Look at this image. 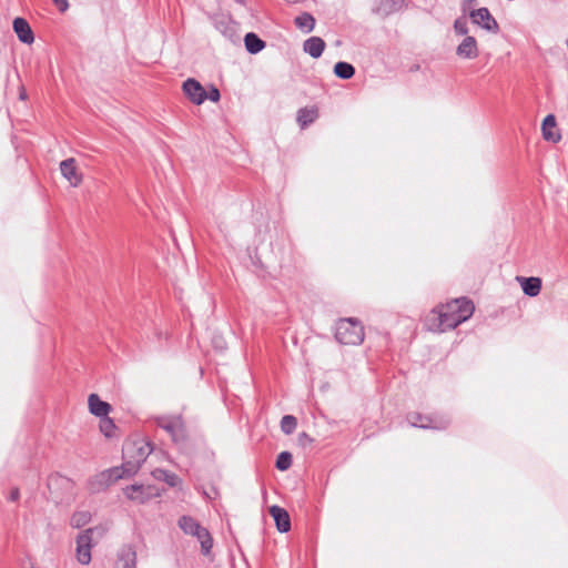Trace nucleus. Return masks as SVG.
Instances as JSON below:
<instances>
[{"instance_id":"5701e85b","label":"nucleus","mask_w":568,"mask_h":568,"mask_svg":"<svg viewBox=\"0 0 568 568\" xmlns=\"http://www.w3.org/2000/svg\"><path fill=\"white\" fill-rule=\"evenodd\" d=\"M124 495L126 498L139 501L141 504L146 501L149 498V495L144 493V487L142 485L128 486L124 489Z\"/></svg>"},{"instance_id":"7c9ffc66","label":"nucleus","mask_w":568,"mask_h":568,"mask_svg":"<svg viewBox=\"0 0 568 568\" xmlns=\"http://www.w3.org/2000/svg\"><path fill=\"white\" fill-rule=\"evenodd\" d=\"M100 430L104 434L105 437H112L115 430V425L109 417H101Z\"/></svg>"},{"instance_id":"2eb2a0df","label":"nucleus","mask_w":568,"mask_h":568,"mask_svg":"<svg viewBox=\"0 0 568 568\" xmlns=\"http://www.w3.org/2000/svg\"><path fill=\"white\" fill-rule=\"evenodd\" d=\"M13 30L17 33L19 40L23 43L30 44L33 42V32L27 20L23 18H16L13 20Z\"/></svg>"},{"instance_id":"cd10ccee","label":"nucleus","mask_w":568,"mask_h":568,"mask_svg":"<svg viewBox=\"0 0 568 568\" xmlns=\"http://www.w3.org/2000/svg\"><path fill=\"white\" fill-rule=\"evenodd\" d=\"M216 28L231 41L239 40V36L236 34L235 27L233 23L221 21L216 24Z\"/></svg>"},{"instance_id":"0eeeda50","label":"nucleus","mask_w":568,"mask_h":568,"mask_svg":"<svg viewBox=\"0 0 568 568\" xmlns=\"http://www.w3.org/2000/svg\"><path fill=\"white\" fill-rule=\"evenodd\" d=\"M408 423L414 427L420 428H435V429H444L448 426L449 422L444 418H434L428 415H423L420 413H410L407 415Z\"/></svg>"},{"instance_id":"4468645a","label":"nucleus","mask_w":568,"mask_h":568,"mask_svg":"<svg viewBox=\"0 0 568 568\" xmlns=\"http://www.w3.org/2000/svg\"><path fill=\"white\" fill-rule=\"evenodd\" d=\"M270 514L273 517L278 531L287 532L291 529L290 515L284 508L274 505L270 507Z\"/></svg>"},{"instance_id":"412c9836","label":"nucleus","mask_w":568,"mask_h":568,"mask_svg":"<svg viewBox=\"0 0 568 568\" xmlns=\"http://www.w3.org/2000/svg\"><path fill=\"white\" fill-rule=\"evenodd\" d=\"M179 527L187 535L194 536L202 528L197 520L191 516H182L178 521Z\"/></svg>"},{"instance_id":"9b49d317","label":"nucleus","mask_w":568,"mask_h":568,"mask_svg":"<svg viewBox=\"0 0 568 568\" xmlns=\"http://www.w3.org/2000/svg\"><path fill=\"white\" fill-rule=\"evenodd\" d=\"M60 171L72 186H78L82 182V175L78 172L73 158L63 160L60 163Z\"/></svg>"},{"instance_id":"1a4fd4ad","label":"nucleus","mask_w":568,"mask_h":568,"mask_svg":"<svg viewBox=\"0 0 568 568\" xmlns=\"http://www.w3.org/2000/svg\"><path fill=\"white\" fill-rule=\"evenodd\" d=\"M136 551L131 545L121 547L116 555L115 568H138Z\"/></svg>"},{"instance_id":"2f4dec72","label":"nucleus","mask_w":568,"mask_h":568,"mask_svg":"<svg viewBox=\"0 0 568 568\" xmlns=\"http://www.w3.org/2000/svg\"><path fill=\"white\" fill-rule=\"evenodd\" d=\"M454 30L459 36H467L468 26L467 20L465 18H458L454 22Z\"/></svg>"},{"instance_id":"39448f33","label":"nucleus","mask_w":568,"mask_h":568,"mask_svg":"<svg viewBox=\"0 0 568 568\" xmlns=\"http://www.w3.org/2000/svg\"><path fill=\"white\" fill-rule=\"evenodd\" d=\"M95 530L97 528L85 529L77 537V560L81 565H89L91 561L92 535Z\"/></svg>"},{"instance_id":"9d476101","label":"nucleus","mask_w":568,"mask_h":568,"mask_svg":"<svg viewBox=\"0 0 568 568\" xmlns=\"http://www.w3.org/2000/svg\"><path fill=\"white\" fill-rule=\"evenodd\" d=\"M456 54L463 59H476L479 54L476 39L471 36H466L456 48Z\"/></svg>"},{"instance_id":"aec40b11","label":"nucleus","mask_w":568,"mask_h":568,"mask_svg":"<svg viewBox=\"0 0 568 568\" xmlns=\"http://www.w3.org/2000/svg\"><path fill=\"white\" fill-rule=\"evenodd\" d=\"M244 43H245V48L246 50L252 53V54H256L258 53L260 51H262L265 47V42L263 40H261L255 33L253 32H248L246 33L245 38H244Z\"/></svg>"},{"instance_id":"ddd939ff","label":"nucleus","mask_w":568,"mask_h":568,"mask_svg":"<svg viewBox=\"0 0 568 568\" xmlns=\"http://www.w3.org/2000/svg\"><path fill=\"white\" fill-rule=\"evenodd\" d=\"M542 136L546 141L558 143L561 140V135L557 130L556 118L554 114H548L541 124Z\"/></svg>"},{"instance_id":"6e6552de","label":"nucleus","mask_w":568,"mask_h":568,"mask_svg":"<svg viewBox=\"0 0 568 568\" xmlns=\"http://www.w3.org/2000/svg\"><path fill=\"white\" fill-rule=\"evenodd\" d=\"M183 92L184 94L192 101L194 104H202L206 100V91L202 87V84L195 79H187L183 83Z\"/></svg>"},{"instance_id":"e433bc0d","label":"nucleus","mask_w":568,"mask_h":568,"mask_svg":"<svg viewBox=\"0 0 568 568\" xmlns=\"http://www.w3.org/2000/svg\"><path fill=\"white\" fill-rule=\"evenodd\" d=\"M476 0H466L463 4V10L466 11L469 7V4L475 3Z\"/></svg>"},{"instance_id":"f257e3e1","label":"nucleus","mask_w":568,"mask_h":568,"mask_svg":"<svg viewBox=\"0 0 568 568\" xmlns=\"http://www.w3.org/2000/svg\"><path fill=\"white\" fill-rule=\"evenodd\" d=\"M122 452L124 460L122 466L102 471L95 477V481L102 486H108L121 478L136 474L141 465L151 454L152 447L149 443L143 440L128 442L124 444Z\"/></svg>"},{"instance_id":"dca6fc26","label":"nucleus","mask_w":568,"mask_h":568,"mask_svg":"<svg viewBox=\"0 0 568 568\" xmlns=\"http://www.w3.org/2000/svg\"><path fill=\"white\" fill-rule=\"evenodd\" d=\"M325 41L320 37H311L303 43V50L312 58L317 59L322 55L325 49Z\"/></svg>"},{"instance_id":"bb28decb","label":"nucleus","mask_w":568,"mask_h":568,"mask_svg":"<svg viewBox=\"0 0 568 568\" xmlns=\"http://www.w3.org/2000/svg\"><path fill=\"white\" fill-rule=\"evenodd\" d=\"M91 520V514L89 511H77L72 515L70 524L74 528H81Z\"/></svg>"},{"instance_id":"f8f14e48","label":"nucleus","mask_w":568,"mask_h":568,"mask_svg":"<svg viewBox=\"0 0 568 568\" xmlns=\"http://www.w3.org/2000/svg\"><path fill=\"white\" fill-rule=\"evenodd\" d=\"M405 0H378L373 12L382 18H386L393 13L400 11L404 7Z\"/></svg>"},{"instance_id":"a878e982","label":"nucleus","mask_w":568,"mask_h":568,"mask_svg":"<svg viewBox=\"0 0 568 568\" xmlns=\"http://www.w3.org/2000/svg\"><path fill=\"white\" fill-rule=\"evenodd\" d=\"M334 73L343 80H348L355 74V68L351 63L341 61L335 64Z\"/></svg>"},{"instance_id":"20e7f679","label":"nucleus","mask_w":568,"mask_h":568,"mask_svg":"<svg viewBox=\"0 0 568 568\" xmlns=\"http://www.w3.org/2000/svg\"><path fill=\"white\" fill-rule=\"evenodd\" d=\"M156 425L164 429L174 443L186 440V427L181 415L160 416L155 419Z\"/></svg>"},{"instance_id":"c85d7f7f","label":"nucleus","mask_w":568,"mask_h":568,"mask_svg":"<svg viewBox=\"0 0 568 568\" xmlns=\"http://www.w3.org/2000/svg\"><path fill=\"white\" fill-rule=\"evenodd\" d=\"M297 426V419L293 415H285L281 420V429L284 434H292Z\"/></svg>"},{"instance_id":"473e14b6","label":"nucleus","mask_w":568,"mask_h":568,"mask_svg":"<svg viewBox=\"0 0 568 568\" xmlns=\"http://www.w3.org/2000/svg\"><path fill=\"white\" fill-rule=\"evenodd\" d=\"M221 98L220 91L215 87H211L209 92H206V99L211 100L212 102H217Z\"/></svg>"},{"instance_id":"6ab92c4d","label":"nucleus","mask_w":568,"mask_h":568,"mask_svg":"<svg viewBox=\"0 0 568 568\" xmlns=\"http://www.w3.org/2000/svg\"><path fill=\"white\" fill-rule=\"evenodd\" d=\"M521 288L530 297L537 296L541 290V281L538 277L521 278Z\"/></svg>"},{"instance_id":"a211bd4d","label":"nucleus","mask_w":568,"mask_h":568,"mask_svg":"<svg viewBox=\"0 0 568 568\" xmlns=\"http://www.w3.org/2000/svg\"><path fill=\"white\" fill-rule=\"evenodd\" d=\"M318 118V109L316 106L302 108L297 112L296 121L301 129L307 128Z\"/></svg>"},{"instance_id":"393cba45","label":"nucleus","mask_w":568,"mask_h":568,"mask_svg":"<svg viewBox=\"0 0 568 568\" xmlns=\"http://www.w3.org/2000/svg\"><path fill=\"white\" fill-rule=\"evenodd\" d=\"M201 544V549L204 555H209L213 547V539L209 530L202 527L197 534L194 535Z\"/></svg>"},{"instance_id":"423d86ee","label":"nucleus","mask_w":568,"mask_h":568,"mask_svg":"<svg viewBox=\"0 0 568 568\" xmlns=\"http://www.w3.org/2000/svg\"><path fill=\"white\" fill-rule=\"evenodd\" d=\"M469 18L474 24L481 27L489 32H498L499 26L487 8H479L469 11Z\"/></svg>"},{"instance_id":"f3484780","label":"nucleus","mask_w":568,"mask_h":568,"mask_svg":"<svg viewBox=\"0 0 568 568\" xmlns=\"http://www.w3.org/2000/svg\"><path fill=\"white\" fill-rule=\"evenodd\" d=\"M90 413L98 417H105L111 410L110 404L100 399L97 394H91L88 398Z\"/></svg>"},{"instance_id":"4c0bfd02","label":"nucleus","mask_w":568,"mask_h":568,"mask_svg":"<svg viewBox=\"0 0 568 568\" xmlns=\"http://www.w3.org/2000/svg\"><path fill=\"white\" fill-rule=\"evenodd\" d=\"M27 92H26V89L24 88H21L20 90V99L21 100H26L27 99Z\"/></svg>"},{"instance_id":"72a5a7b5","label":"nucleus","mask_w":568,"mask_h":568,"mask_svg":"<svg viewBox=\"0 0 568 568\" xmlns=\"http://www.w3.org/2000/svg\"><path fill=\"white\" fill-rule=\"evenodd\" d=\"M53 2L55 3V6L59 8V10L61 12L67 11V9L69 8V3L67 0H53Z\"/></svg>"},{"instance_id":"c756f323","label":"nucleus","mask_w":568,"mask_h":568,"mask_svg":"<svg viewBox=\"0 0 568 568\" xmlns=\"http://www.w3.org/2000/svg\"><path fill=\"white\" fill-rule=\"evenodd\" d=\"M292 454L282 452L276 458V468L280 470H287L292 466Z\"/></svg>"},{"instance_id":"4be33fe9","label":"nucleus","mask_w":568,"mask_h":568,"mask_svg":"<svg viewBox=\"0 0 568 568\" xmlns=\"http://www.w3.org/2000/svg\"><path fill=\"white\" fill-rule=\"evenodd\" d=\"M152 476L158 480L165 481L171 487H175L181 483V479L178 475L161 468L154 469L152 471Z\"/></svg>"},{"instance_id":"b1692460","label":"nucleus","mask_w":568,"mask_h":568,"mask_svg":"<svg viewBox=\"0 0 568 568\" xmlns=\"http://www.w3.org/2000/svg\"><path fill=\"white\" fill-rule=\"evenodd\" d=\"M294 21L295 26L306 33L312 32L314 30L315 19L312 14L307 12L297 16Z\"/></svg>"},{"instance_id":"f03ea898","label":"nucleus","mask_w":568,"mask_h":568,"mask_svg":"<svg viewBox=\"0 0 568 568\" xmlns=\"http://www.w3.org/2000/svg\"><path fill=\"white\" fill-rule=\"evenodd\" d=\"M471 301L462 297L433 310L427 318L429 329L445 332L467 321L474 313Z\"/></svg>"},{"instance_id":"58836bf2","label":"nucleus","mask_w":568,"mask_h":568,"mask_svg":"<svg viewBox=\"0 0 568 568\" xmlns=\"http://www.w3.org/2000/svg\"><path fill=\"white\" fill-rule=\"evenodd\" d=\"M288 3H300L302 2L303 0H286Z\"/></svg>"},{"instance_id":"c9c22d12","label":"nucleus","mask_w":568,"mask_h":568,"mask_svg":"<svg viewBox=\"0 0 568 568\" xmlns=\"http://www.w3.org/2000/svg\"><path fill=\"white\" fill-rule=\"evenodd\" d=\"M20 497V493H19V489L18 488H13L9 495V499L11 501H17Z\"/></svg>"},{"instance_id":"7ed1b4c3","label":"nucleus","mask_w":568,"mask_h":568,"mask_svg":"<svg viewBox=\"0 0 568 568\" xmlns=\"http://www.w3.org/2000/svg\"><path fill=\"white\" fill-rule=\"evenodd\" d=\"M335 338L344 345H359L364 341V327L356 318H341L336 323Z\"/></svg>"},{"instance_id":"f704fd0d","label":"nucleus","mask_w":568,"mask_h":568,"mask_svg":"<svg viewBox=\"0 0 568 568\" xmlns=\"http://www.w3.org/2000/svg\"><path fill=\"white\" fill-rule=\"evenodd\" d=\"M213 343H214V346L217 348L222 349L225 347V343L222 337H219V336L214 337Z\"/></svg>"}]
</instances>
